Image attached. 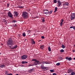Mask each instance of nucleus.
Returning <instances> with one entry per match:
<instances>
[{
  "mask_svg": "<svg viewBox=\"0 0 75 75\" xmlns=\"http://www.w3.org/2000/svg\"><path fill=\"white\" fill-rule=\"evenodd\" d=\"M6 44L7 45H11V46L13 45V41L11 38L7 40Z\"/></svg>",
  "mask_w": 75,
  "mask_h": 75,
  "instance_id": "obj_1",
  "label": "nucleus"
},
{
  "mask_svg": "<svg viewBox=\"0 0 75 75\" xmlns=\"http://www.w3.org/2000/svg\"><path fill=\"white\" fill-rule=\"evenodd\" d=\"M22 17L24 19H27L28 17V13L26 11L22 12Z\"/></svg>",
  "mask_w": 75,
  "mask_h": 75,
  "instance_id": "obj_2",
  "label": "nucleus"
},
{
  "mask_svg": "<svg viewBox=\"0 0 75 75\" xmlns=\"http://www.w3.org/2000/svg\"><path fill=\"white\" fill-rule=\"evenodd\" d=\"M27 58V56L26 55H23L21 57V59L22 60H25Z\"/></svg>",
  "mask_w": 75,
  "mask_h": 75,
  "instance_id": "obj_3",
  "label": "nucleus"
},
{
  "mask_svg": "<svg viewBox=\"0 0 75 75\" xmlns=\"http://www.w3.org/2000/svg\"><path fill=\"white\" fill-rule=\"evenodd\" d=\"M68 6H69V4L68 3H66L63 4V7L64 8H68Z\"/></svg>",
  "mask_w": 75,
  "mask_h": 75,
  "instance_id": "obj_4",
  "label": "nucleus"
},
{
  "mask_svg": "<svg viewBox=\"0 0 75 75\" xmlns=\"http://www.w3.org/2000/svg\"><path fill=\"white\" fill-rule=\"evenodd\" d=\"M43 13L44 14H45L47 15L49 14V11L47 9H44L43 11Z\"/></svg>",
  "mask_w": 75,
  "mask_h": 75,
  "instance_id": "obj_5",
  "label": "nucleus"
},
{
  "mask_svg": "<svg viewBox=\"0 0 75 75\" xmlns=\"http://www.w3.org/2000/svg\"><path fill=\"white\" fill-rule=\"evenodd\" d=\"M32 61H34L35 62H36L37 65H38V64H41V62H40V61H37L36 59H32Z\"/></svg>",
  "mask_w": 75,
  "mask_h": 75,
  "instance_id": "obj_6",
  "label": "nucleus"
},
{
  "mask_svg": "<svg viewBox=\"0 0 75 75\" xmlns=\"http://www.w3.org/2000/svg\"><path fill=\"white\" fill-rule=\"evenodd\" d=\"M71 19V20H74V18H75V14L73 13L71 14V17H70Z\"/></svg>",
  "mask_w": 75,
  "mask_h": 75,
  "instance_id": "obj_7",
  "label": "nucleus"
},
{
  "mask_svg": "<svg viewBox=\"0 0 75 75\" xmlns=\"http://www.w3.org/2000/svg\"><path fill=\"white\" fill-rule=\"evenodd\" d=\"M8 15L9 17L11 18H13V15L11 12L9 11L8 13Z\"/></svg>",
  "mask_w": 75,
  "mask_h": 75,
  "instance_id": "obj_8",
  "label": "nucleus"
},
{
  "mask_svg": "<svg viewBox=\"0 0 75 75\" xmlns=\"http://www.w3.org/2000/svg\"><path fill=\"white\" fill-rule=\"evenodd\" d=\"M57 2H58V7H59V6H61V5L62 4V3L60 1H57Z\"/></svg>",
  "mask_w": 75,
  "mask_h": 75,
  "instance_id": "obj_9",
  "label": "nucleus"
},
{
  "mask_svg": "<svg viewBox=\"0 0 75 75\" xmlns=\"http://www.w3.org/2000/svg\"><path fill=\"white\" fill-rule=\"evenodd\" d=\"M66 59H67V60H69V61H71V60H72V58L71 57H70L69 58L68 57H66Z\"/></svg>",
  "mask_w": 75,
  "mask_h": 75,
  "instance_id": "obj_10",
  "label": "nucleus"
},
{
  "mask_svg": "<svg viewBox=\"0 0 75 75\" xmlns=\"http://www.w3.org/2000/svg\"><path fill=\"white\" fill-rule=\"evenodd\" d=\"M64 20H63V19H61V22H60V26H62V22Z\"/></svg>",
  "mask_w": 75,
  "mask_h": 75,
  "instance_id": "obj_11",
  "label": "nucleus"
},
{
  "mask_svg": "<svg viewBox=\"0 0 75 75\" xmlns=\"http://www.w3.org/2000/svg\"><path fill=\"white\" fill-rule=\"evenodd\" d=\"M33 70H34V68H33L32 69L29 70L28 72L29 73H31L33 71Z\"/></svg>",
  "mask_w": 75,
  "mask_h": 75,
  "instance_id": "obj_12",
  "label": "nucleus"
},
{
  "mask_svg": "<svg viewBox=\"0 0 75 75\" xmlns=\"http://www.w3.org/2000/svg\"><path fill=\"white\" fill-rule=\"evenodd\" d=\"M17 45H16V46L13 47H12L9 48L10 49H14V48H17Z\"/></svg>",
  "mask_w": 75,
  "mask_h": 75,
  "instance_id": "obj_13",
  "label": "nucleus"
},
{
  "mask_svg": "<svg viewBox=\"0 0 75 75\" xmlns=\"http://www.w3.org/2000/svg\"><path fill=\"white\" fill-rule=\"evenodd\" d=\"M0 68H5V65L4 64H1V65H0Z\"/></svg>",
  "mask_w": 75,
  "mask_h": 75,
  "instance_id": "obj_14",
  "label": "nucleus"
},
{
  "mask_svg": "<svg viewBox=\"0 0 75 75\" xmlns=\"http://www.w3.org/2000/svg\"><path fill=\"white\" fill-rule=\"evenodd\" d=\"M2 21L4 22L6 24H7V21H6V20H5V19H2Z\"/></svg>",
  "mask_w": 75,
  "mask_h": 75,
  "instance_id": "obj_15",
  "label": "nucleus"
},
{
  "mask_svg": "<svg viewBox=\"0 0 75 75\" xmlns=\"http://www.w3.org/2000/svg\"><path fill=\"white\" fill-rule=\"evenodd\" d=\"M31 41L32 42V44H34V45H35V42L34 41V40H33V39H31Z\"/></svg>",
  "mask_w": 75,
  "mask_h": 75,
  "instance_id": "obj_16",
  "label": "nucleus"
},
{
  "mask_svg": "<svg viewBox=\"0 0 75 75\" xmlns=\"http://www.w3.org/2000/svg\"><path fill=\"white\" fill-rule=\"evenodd\" d=\"M28 63V62L25 61H23L22 62V64H27Z\"/></svg>",
  "mask_w": 75,
  "mask_h": 75,
  "instance_id": "obj_17",
  "label": "nucleus"
},
{
  "mask_svg": "<svg viewBox=\"0 0 75 75\" xmlns=\"http://www.w3.org/2000/svg\"><path fill=\"white\" fill-rule=\"evenodd\" d=\"M72 71H73L72 70H71V69H69L68 70V73H71V72H72Z\"/></svg>",
  "mask_w": 75,
  "mask_h": 75,
  "instance_id": "obj_18",
  "label": "nucleus"
},
{
  "mask_svg": "<svg viewBox=\"0 0 75 75\" xmlns=\"http://www.w3.org/2000/svg\"><path fill=\"white\" fill-rule=\"evenodd\" d=\"M14 13H15V14L16 15V17H17V16H18V13H17V12L14 11Z\"/></svg>",
  "mask_w": 75,
  "mask_h": 75,
  "instance_id": "obj_19",
  "label": "nucleus"
},
{
  "mask_svg": "<svg viewBox=\"0 0 75 75\" xmlns=\"http://www.w3.org/2000/svg\"><path fill=\"white\" fill-rule=\"evenodd\" d=\"M44 48V45L41 46L40 47V49H41V50H42V49H43Z\"/></svg>",
  "mask_w": 75,
  "mask_h": 75,
  "instance_id": "obj_20",
  "label": "nucleus"
},
{
  "mask_svg": "<svg viewBox=\"0 0 75 75\" xmlns=\"http://www.w3.org/2000/svg\"><path fill=\"white\" fill-rule=\"evenodd\" d=\"M42 23H44V22H45V19L44 18H42Z\"/></svg>",
  "mask_w": 75,
  "mask_h": 75,
  "instance_id": "obj_21",
  "label": "nucleus"
},
{
  "mask_svg": "<svg viewBox=\"0 0 75 75\" xmlns=\"http://www.w3.org/2000/svg\"><path fill=\"white\" fill-rule=\"evenodd\" d=\"M22 35L23 37H25V35H26V34L25 33H23L22 34Z\"/></svg>",
  "mask_w": 75,
  "mask_h": 75,
  "instance_id": "obj_22",
  "label": "nucleus"
},
{
  "mask_svg": "<svg viewBox=\"0 0 75 75\" xmlns=\"http://www.w3.org/2000/svg\"><path fill=\"white\" fill-rule=\"evenodd\" d=\"M58 9V8L57 7H55V11H54V12L55 13L57 11V10Z\"/></svg>",
  "mask_w": 75,
  "mask_h": 75,
  "instance_id": "obj_23",
  "label": "nucleus"
},
{
  "mask_svg": "<svg viewBox=\"0 0 75 75\" xmlns=\"http://www.w3.org/2000/svg\"><path fill=\"white\" fill-rule=\"evenodd\" d=\"M61 65V64H60V63H58L56 64V65H57V66H59V65Z\"/></svg>",
  "mask_w": 75,
  "mask_h": 75,
  "instance_id": "obj_24",
  "label": "nucleus"
},
{
  "mask_svg": "<svg viewBox=\"0 0 75 75\" xmlns=\"http://www.w3.org/2000/svg\"><path fill=\"white\" fill-rule=\"evenodd\" d=\"M8 71H5V75H8Z\"/></svg>",
  "mask_w": 75,
  "mask_h": 75,
  "instance_id": "obj_25",
  "label": "nucleus"
},
{
  "mask_svg": "<svg viewBox=\"0 0 75 75\" xmlns=\"http://www.w3.org/2000/svg\"><path fill=\"white\" fill-rule=\"evenodd\" d=\"M53 11L52 10H51L49 12V13L50 14H52V13Z\"/></svg>",
  "mask_w": 75,
  "mask_h": 75,
  "instance_id": "obj_26",
  "label": "nucleus"
},
{
  "mask_svg": "<svg viewBox=\"0 0 75 75\" xmlns=\"http://www.w3.org/2000/svg\"><path fill=\"white\" fill-rule=\"evenodd\" d=\"M60 52L62 53L64 52V50L63 49H62L60 50Z\"/></svg>",
  "mask_w": 75,
  "mask_h": 75,
  "instance_id": "obj_27",
  "label": "nucleus"
},
{
  "mask_svg": "<svg viewBox=\"0 0 75 75\" xmlns=\"http://www.w3.org/2000/svg\"><path fill=\"white\" fill-rule=\"evenodd\" d=\"M48 50L49 51H51V48H50V47H48Z\"/></svg>",
  "mask_w": 75,
  "mask_h": 75,
  "instance_id": "obj_28",
  "label": "nucleus"
},
{
  "mask_svg": "<svg viewBox=\"0 0 75 75\" xmlns=\"http://www.w3.org/2000/svg\"><path fill=\"white\" fill-rule=\"evenodd\" d=\"M62 47L63 48H65V46H64V45L63 44H62Z\"/></svg>",
  "mask_w": 75,
  "mask_h": 75,
  "instance_id": "obj_29",
  "label": "nucleus"
},
{
  "mask_svg": "<svg viewBox=\"0 0 75 75\" xmlns=\"http://www.w3.org/2000/svg\"><path fill=\"white\" fill-rule=\"evenodd\" d=\"M17 22V21L16 20H13L12 21V23H16Z\"/></svg>",
  "mask_w": 75,
  "mask_h": 75,
  "instance_id": "obj_30",
  "label": "nucleus"
},
{
  "mask_svg": "<svg viewBox=\"0 0 75 75\" xmlns=\"http://www.w3.org/2000/svg\"><path fill=\"white\" fill-rule=\"evenodd\" d=\"M53 2L54 3H57V0H54Z\"/></svg>",
  "mask_w": 75,
  "mask_h": 75,
  "instance_id": "obj_31",
  "label": "nucleus"
},
{
  "mask_svg": "<svg viewBox=\"0 0 75 75\" xmlns=\"http://www.w3.org/2000/svg\"><path fill=\"white\" fill-rule=\"evenodd\" d=\"M71 75H75V73L74 72H72L71 73Z\"/></svg>",
  "mask_w": 75,
  "mask_h": 75,
  "instance_id": "obj_32",
  "label": "nucleus"
},
{
  "mask_svg": "<svg viewBox=\"0 0 75 75\" xmlns=\"http://www.w3.org/2000/svg\"><path fill=\"white\" fill-rule=\"evenodd\" d=\"M50 71L51 72H54V70L53 69L50 70Z\"/></svg>",
  "mask_w": 75,
  "mask_h": 75,
  "instance_id": "obj_33",
  "label": "nucleus"
},
{
  "mask_svg": "<svg viewBox=\"0 0 75 75\" xmlns=\"http://www.w3.org/2000/svg\"><path fill=\"white\" fill-rule=\"evenodd\" d=\"M44 65H43L42 66V65H41V68L42 69H43V68H44Z\"/></svg>",
  "mask_w": 75,
  "mask_h": 75,
  "instance_id": "obj_34",
  "label": "nucleus"
},
{
  "mask_svg": "<svg viewBox=\"0 0 75 75\" xmlns=\"http://www.w3.org/2000/svg\"><path fill=\"white\" fill-rule=\"evenodd\" d=\"M45 64H49V63H48V62L47 61L45 62Z\"/></svg>",
  "mask_w": 75,
  "mask_h": 75,
  "instance_id": "obj_35",
  "label": "nucleus"
},
{
  "mask_svg": "<svg viewBox=\"0 0 75 75\" xmlns=\"http://www.w3.org/2000/svg\"><path fill=\"white\" fill-rule=\"evenodd\" d=\"M13 27H17V24H13Z\"/></svg>",
  "mask_w": 75,
  "mask_h": 75,
  "instance_id": "obj_36",
  "label": "nucleus"
},
{
  "mask_svg": "<svg viewBox=\"0 0 75 75\" xmlns=\"http://www.w3.org/2000/svg\"><path fill=\"white\" fill-rule=\"evenodd\" d=\"M46 68H47V67H43V69H46Z\"/></svg>",
  "mask_w": 75,
  "mask_h": 75,
  "instance_id": "obj_37",
  "label": "nucleus"
},
{
  "mask_svg": "<svg viewBox=\"0 0 75 75\" xmlns=\"http://www.w3.org/2000/svg\"><path fill=\"white\" fill-rule=\"evenodd\" d=\"M42 63V64H45V61L43 62Z\"/></svg>",
  "mask_w": 75,
  "mask_h": 75,
  "instance_id": "obj_38",
  "label": "nucleus"
},
{
  "mask_svg": "<svg viewBox=\"0 0 75 75\" xmlns=\"http://www.w3.org/2000/svg\"><path fill=\"white\" fill-rule=\"evenodd\" d=\"M9 5H10L9 4H7V7H9Z\"/></svg>",
  "mask_w": 75,
  "mask_h": 75,
  "instance_id": "obj_39",
  "label": "nucleus"
},
{
  "mask_svg": "<svg viewBox=\"0 0 75 75\" xmlns=\"http://www.w3.org/2000/svg\"><path fill=\"white\" fill-rule=\"evenodd\" d=\"M18 7H19V8H23V7H24L21 6Z\"/></svg>",
  "mask_w": 75,
  "mask_h": 75,
  "instance_id": "obj_40",
  "label": "nucleus"
},
{
  "mask_svg": "<svg viewBox=\"0 0 75 75\" xmlns=\"http://www.w3.org/2000/svg\"><path fill=\"white\" fill-rule=\"evenodd\" d=\"M41 38H42V39H44V36H41Z\"/></svg>",
  "mask_w": 75,
  "mask_h": 75,
  "instance_id": "obj_41",
  "label": "nucleus"
},
{
  "mask_svg": "<svg viewBox=\"0 0 75 75\" xmlns=\"http://www.w3.org/2000/svg\"><path fill=\"white\" fill-rule=\"evenodd\" d=\"M74 26H71L70 27V28H73Z\"/></svg>",
  "mask_w": 75,
  "mask_h": 75,
  "instance_id": "obj_42",
  "label": "nucleus"
},
{
  "mask_svg": "<svg viewBox=\"0 0 75 75\" xmlns=\"http://www.w3.org/2000/svg\"><path fill=\"white\" fill-rule=\"evenodd\" d=\"M53 75H57V74L54 73L53 74Z\"/></svg>",
  "mask_w": 75,
  "mask_h": 75,
  "instance_id": "obj_43",
  "label": "nucleus"
},
{
  "mask_svg": "<svg viewBox=\"0 0 75 75\" xmlns=\"http://www.w3.org/2000/svg\"><path fill=\"white\" fill-rule=\"evenodd\" d=\"M73 28L74 30H75V27L74 26H73Z\"/></svg>",
  "mask_w": 75,
  "mask_h": 75,
  "instance_id": "obj_44",
  "label": "nucleus"
},
{
  "mask_svg": "<svg viewBox=\"0 0 75 75\" xmlns=\"http://www.w3.org/2000/svg\"><path fill=\"white\" fill-rule=\"evenodd\" d=\"M8 75H13V74H8Z\"/></svg>",
  "mask_w": 75,
  "mask_h": 75,
  "instance_id": "obj_45",
  "label": "nucleus"
},
{
  "mask_svg": "<svg viewBox=\"0 0 75 75\" xmlns=\"http://www.w3.org/2000/svg\"><path fill=\"white\" fill-rule=\"evenodd\" d=\"M28 33H30V30H28Z\"/></svg>",
  "mask_w": 75,
  "mask_h": 75,
  "instance_id": "obj_46",
  "label": "nucleus"
},
{
  "mask_svg": "<svg viewBox=\"0 0 75 75\" xmlns=\"http://www.w3.org/2000/svg\"><path fill=\"white\" fill-rule=\"evenodd\" d=\"M73 52H75V50H73Z\"/></svg>",
  "mask_w": 75,
  "mask_h": 75,
  "instance_id": "obj_47",
  "label": "nucleus"
},
{
  "mask_svg": "<svg viewBox=\"0 0 75 75\" xmlns=\"http://www.w3.org/2000/svg\"><path fill=\"white\" fill-rule=\"evenodd\" d=\"M40 41H41V40H40L39 41V42H40Z\"/></svg>",
  "mask_w": 75,
  "mask_h": 75,
  "instance_id": "obj_48",
  "label": "nucleus"
},
{
  "mask_svg": "<svg viewBox=\"0 0 75 75\" xmlns=\"http://www.w3.org/2000/svg\"><path fill=\"white\" fill-rule=\"evenodd\" d=\"M16 75H18V74H16Z\"/></svg>",
  "mask_w": 75,
  "mask_h": 75,
  "instance_id": "obj_49",
  "label": "nucleus"
},
{
  "mask_svg": "<svg viewBox=\"0 0 75 75\" xmlns=\"http://www.w3.org/2000/svg\"><path fill=\"white\" fill-rule=\"evenodd\" d=\"M74 60H75V57L74 58Z\"/></svg>",
  "mask_w": 75,
  "mask_h": 75,
  "instance_id": "obj_50",
  "label": "nucleus"
},
{
  "mask_svg": "<svg viewBox=\"0 0 75 75\" xmlns=\"http://www.w3.org/2000/svg\"><path fill=\"white\" fill-rule=\"evenodd\" d=\"M9 47H11V46H9Z\"/></svg>",
  "mask_w": 75,
  "mask_h": 75,
  "instance_id": "obj_51",
  "label": "nucleus"
},
{
  "mask_svg": "<svg viewBox=\"0 0 75 75\" xmlns=\"http://www.w3.org/2000/svg\"><path fill=\"white\" fill-rule=\"evenodd\" d=\"M0 54H1V53H0Z\"/></svg>",
  "mask_w": 75,
  "mask_h": 75,
  "instance_id": "obj_52",
  "label": "nucleus"
}]
</instances>
